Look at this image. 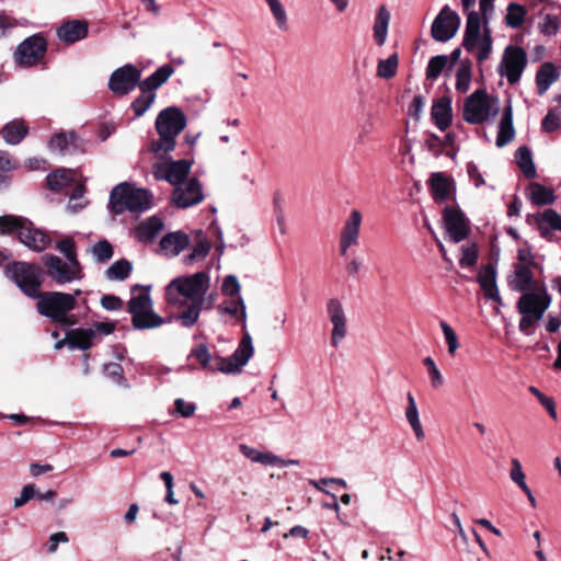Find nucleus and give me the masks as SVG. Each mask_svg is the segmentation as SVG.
Returning a JSON list of instances; mask_svg holds the SVG:
<instances>
[{
    "label": "nucleus",
    "instance_id": "1",
    "mask_svg": "<svg viewBox=\"0 0 561 561\" xmlns=\"http://www.w3.org/2000/svg\"><path fill=\"white\" fill-rule=\"evenodd\" d=\"M192 355L202 366L211 371L233 374L240 371L253 355L252 339L248 332L244 333L237 350L229 357L211 356L205 344H199Z\"/></svg>",
    "mask_w": 561,
    "mask_h": 561
},
{
    "label": "nucleus",
    "instance_id": "2",
    "mask_svg": "<svg viewBox=\"0 0 561 561\" xmlns=\"http://www.w3.org/2000/svg\"><path fill=\"white\" fill-rule=\"evenodd\" d=\"M186 124V116L180 107L169 106L162 110L156 119L159 139L151 142L150 150L157 156L173 151L176 137L184 130Z\"/></svg>",
    "mask_w": 561,
    "mask_h": 561
},
{
    "label": "nucleus",
    "instance_id": "3",
    "mask_svg": "<svg viewBox=\"0 0 561 561\" xmlns=\"http://www.w3.org/2000/svg\"><path fill=\"white\" fill-rule=\"evenodd\" d=\"M34 299L37 312L53 323L62 327H72L77 324L78 318L70 313L77 307V300L73 295L62 291H41Z\"/></svg>",
    "mask_w": 561,
    "mask_h": 561
},
{
    "label": "nucleus",
    "instance_id": "4",
    "mask_svg": "<svg viewBox=\"0 0 561 561\" xmlns=\"http://www.w3.org/2000/svg\"><path fill=\"white\" fill-rule=\"evenodd\" d=\"M209 287L206 272H197L190 276L176 277L165 288V298L170 305L185 306L187 300L205 301L204 296Z\"/></svg>",
    "mask_w": 561,
    "mask_h": 561
},
{
    "label": "nucleus",
    "instance_id": "5",
    "mask_svg": "<svg viewBox=\"0 0 561 561\" xmlns=\"http://www.w3.org/2000/svg\"><path fill=\"white\" fill-rule=\"evenodd\" d=\"M477 0H461L462 10L468 12L462 47L471 53L478 47L477 60L482 62L492 51L491 31L485 27L481 34V18L476 11H469Z\"/></svg>",
    "mask_w": 561,
    "mask_h": 561
},
{
    "label": "nucleus",
    "instance_id": "6",
    "mask_svg": "<svg viewBox=\"0 0 561 561\" xmlns=\"http://www.w3.org/2000/svg\"><path fill=\"white\" fill-rule=\"evenodd\" d=\"M151 197L149 191L123 182L111 191L108 209L114 215H121L124 211L144 213L150 208Z\"/></svg>",
    "mask_w": 561,
    "mask_h": 561
},
{
    "label": "nucleus",
    "instance_id": "7",
    "mask_svg": "<svg viewBox=\"0 0 561 561\" xmlns=\"http://www.w3.org/2000/svg\"><path fill=\"white\" fill-rule=\"evenodd\" d=\"M4 275L28 298L39 296L44 282V271L36 264L25 261H14L4 268Z\"/></svg>",
    "mask_w": 561,
    "mask_h": 561
},
{
    "label": "nucleus",
    "instance_id": "8",
    "mask_svg": "<svg viewBox=\"0 0 561 561\" xmlns=\"http://www.w3.org/2000/svg\"><path fill=\"white\" fill-rule=\"evenodd\" d=\"M500 111L496 96H490L485 89H477L463 103L462 118L472 125L493 119Z\"/></svg>",
    "mask_w": 561,
    "mask_h": 561
},
{
    "label": "nucleus",
    "instance_id": "9",
    "mask_svg": "<svg viewBox=\"0 0 561 561\" xmlns=\"http://www.w3.org/2000/svg\"><path fill=\"white\" fill-rule=\"evenodd\" d=\"M127 311L131 314V324L135 330L156 329L168 321L153 311V302L149 294L131 297L127 304Z\"/></svg>",
    "mask_w": 561,
    "mask_h": 561
},
{
    "label": "nucleus",
    "instance_id": "10",
    "mask_svg": "<svg viewBox=\"0 0 561 561\" xmlns=\"http://www.w3.org/2000/svg\"><path fill=\"white\" fill-rule=\"evenodd\" d=\"M43 264L47 276L57 285L62 286L84 278L80 261H68L55 254H45Z\"/></svg>",
    "mask_w": 561,
    "mask_h": 561
},
{
    "label": "nucleus",
    "instance_id": "11",
    "mask_svg": "<svg viewBox=\"0 0 561 561\" xmlns=\"http://www.w3.org/2000/svg\"><path fill=\"white\" fill-rule=\"evenodd\" d=\"M526 66L527 54L525 49L508 45L503 53L497 72L501 77H505L510 84H516L519 82Z\"/></svg>",
    "mask_w": 561,
    "mask_h": 561
},
{
    "label": "nucleus",
    "instance_id": "12",
    "mask_svg": "<svg viewBox=\"0 0 561 561\" xmlns=\"http://www.w3.org/2000/svg\"><path fill=\"white\" fill-rule=\"evenodd\" d=\"M551 305V296L547 293L545 285L537 288L536 293L523 294L516 304L519 314L531 317L534 320H541L546 310Z\"/></svg>",
    "mask_w": 561,
    "mask_h": 561
},
{
    "label": "nucleus",
    "instance_id": "13",
    "mask_svg": "<svg viewBox=\"0 0 561 561\" xmlns=\"http://www.w3.org/2000/svg\"><path fill=\"white\" fill-rule=\"evenodd\" d=\"M47 50V42L42 34H34L19 44L14 53L16 64L23 67H32L44 58Z\"/></svg>",
    "mask_w": 561,
    "mask_h": 561
},
{
    "label": "nucleus",
    "instance_id": "14",
    "mask_svg": "<svg viewBox=\"0 0 561 561\" xmlns=\"http://www.w3.org/2000/svg\"><path fill=\"white\" fill-rule=\"evenodd\" d=\"M141 70L133 64L115 69L108 79V89L116 95H126L141 82Z\"/></svg>",
    "mask_w": 561,
    "mask_h": 561
},
{
    "label": "nucleus",
    "instance_id": "15",
    "mask_svg": "<svg viewBox=\"0 0 561 561\" xmlns=\"http://www.w3.org/2000/svg\"><path fill=\"white\" fill-rule=\"evenodd\" d=\"M459 26L460 16L446 4L434 19L431 35L436 42L446 43L456 35Z\"/></svg>",
    "mask_w": 561,
    "mask_h": 561
},
{
    "label": "nucleus",
    "instance_id": "16",
    "mask_svg": "<svg viewBox=\"0 0 561 561\" xmlns=\"http://www.w3.org/2000/svg\"><path fill=\"white\" fill-rule=\"evenodd\" d=\"M192 161L181 159L171 162H156L152 164V175L157 181H167L174 187L185 181L190 174Z\"/></svg>",
    "mask_w": 561,
    "mask_h": 561
},
{
    "label": "nucleus",
    "instance_id": "17",
    "mask_svg": "<svg viewBox=\"0 0 561 561\" xmlns=\"http://www.w3.org/2000/svg\"><path fill=\"white\" fill-rule=\"evenodd\" d=\"M204 199L203 187L196 178L176 185L172 193V202L179 208H188Z\"/></svg>",
    "mask_w": 561,
    "mask_h": 561
},
{
    "label": "nucleus",
    "instance_id": "18",
    "mask_svg": "<svg viewBox=\"0 0 561 561\" xmlns=\"http://www.w3.org/2000/svg\"><path fill=\"white\" fill-rule=\"evenodd\" d=\"M443 220L449 239L454 243H458L468 237L470 232L469 222L459 208L445 207Z\"/></svg>",
    "mask_w": 561,
    "mask_h": 561
},
{
    "label": "nucleus",
    "instance_id": "19",
    "mask_svg": "<svg viewBox=\"0 0 561 561\" xmlns=\"http://www.w3.org/2000/svg\"><path fill=\"white\" fill-rule=\"evenodd\" d=\"M327 312L332 323L331 345L337 347L347 333L346 316L342 302L337 298H331L327 302Z\"/></svg>",
    "mask_w": 561,
    "mask_h": 561
},
{
    "label": "nucleus",
    "instance_id": "20",
    "mask_svg": "<svg viewBox=\"0 0 561 561\" xmlns=\"http://www.w3.org/2000/svg\"><path fill=\"white\" fill-rule=\"evenodd\" d=\"M18 240L37 253L44 252L51 243V238L45 231L36 228L30 219L24 221V226L19 230Z\"/></svg>",
    "mask_w": 561,
    "mask_h": 561
},
{
    "label": "nucleus",
    "instance_id": "21",
    "mask_svg": "<svg viewBox=\"0 0 561 561\" xmlns=\"http://www.w3.org/2000/svg\"><path fill=\"white\" fill-rule=\"evenodd\" d=\"M48 148L61 156H70L84 150L83 140L73 130L55 134L48 141Z\"/></svg>",
    "mask_w": 561,
    "mask_h": 561
},
{
    "label": "nucleus",
    "instance_id": "22",
    "mask_svg": "<svg viewBox=\"0 0 561 561\" xmlns=\"http://www.w3.org/2000/svg\"><path fill=\"white\" fill-rule=\"evenodd\" d=\"M362 225V214L357 209H353L350 217L345 221L340 238V251L345 255L347 250L357 244L359 237V229Z\"/></svg>",
    "mask_w": 561,
    "mask_h": 561
},
{
    "label": "nucleus",
    "instance_id": "23",
    "mask_svg": "<svg viewBox=\"0 0 561 561\" xmlns=\"http://www.w3.org/2000/svg\"><path fill=\"white\" fill-rule=\"evenodd\" d=\"M508 286L517 293H533L537 289L534 282V273L529 264H514L513 275L508 278Z\"/></svg>",
    "mask_w": 561,
    "mask_h": 561
},
{
    "label": "nucleus",
    "instance_id": "24",
    "mask_svg": "<svg viewBox=\"0 0 561 561\" xmlns=\"http://www.w3.org/2000/svg\"><path fill=\"white\" fill-rule=\"evenodd\" d=\"M477 282L483 290L484 297L489 300L502 304V299L496 285V268L489 263L482 266L478 273Z\"/></svg>",
    "mask_w": 561,
    "mask_h": 561
},
{
    "label": "nucleus",
    "instance_id": "25",
    "mask_svg": "<svg viewBox=\"0 0 561 561\" xmlns=\"http://www.w3.org/2000/svg\"><path fill=\"white\" fill-rule=\"evenodd\" d=\"M88 23L79 20L64 22L56 31L58 38L67 44H75L88 36Z\"/></svg>",
    "mask_w": 561,
    "mask_h": 561
},
{
    "label": "nucleus",
    "instance_id": "26",
    "mask_svg": "<svg viewBox=\"0 0 561 561\" xmlns=\"http://www.w3.org/2000/svg\"><path fill=\"white\" fill-rule=\"evenodd\" d=\"M163 228L162 219L158 216H151L136 227L135 238L142 243H152Z\"/></svg>",
    "mask_w": 561,
    "mask_h": 561
},
{
    "label": "nucleus",
    "instance_id": "27",
    "mask_svg": "<svg viewBox=\"0 0 561 561\" xmlns=\"http://www.w3.org/2000/svg\"><path fill=\"white\" fill-rule=\"evenodd\" d=\"M515 137V128L513 125V107L511 101H507L503 110L502 117L499 123L496 146L502 148L510 144Z\"/></svg>",
    "mask_w": 561,
    "mask_h": 561
},
{
    "label": "nucleus",
    "instance_id": "28",
    "mask_svg": "<svg viewBox=\"0 0 561 561\" xmlns=\"http://www.w3.org/2000/svg\"><path fill=\"white\" fill-rule=\"evenodd\" d=\"M431 116L434 124L442 131H445L453 121L451 100L449 98H442L432 106Z\"/></svg>",
    "mask_w": 561,
    "mask_h": 561
},
{
    "label": "nucleus",
    "instance_id": "29",
    "mask_svg": "<svg viewBox=\"0 0 561 561\" xmlns=\"http://www.w3.org/2000/svg\"><path fill=\"white\" fill-rule=\"evenodd\" d=\"M174 73V68L170 64L160 66L152 75L139 83V89L142 93H148L162 87L169 78Z\"/></svg>",
    "mask_w": 561,
    "mask_h": 561
},
{
    "label": "nucleus",
    "instance_id": "30",
    "mask_svg": "<svg viewBox=\"0 0 561 561\" xmlns=\"http://www.w3.org/2000/svg\"><path fill=\"white\" fill-rule=\"evenodd\" d=\"M190 243L188 236L183 231L167 233L160 240V249L171 256L179 255Z\"/></svg>",
    "mask_w": 561,
    "mask_h": 561
},
{
    "label": "nucleus",
    "instance_id": "31",
    "mask_svg": "<svg viewBox=\"0 0 561 561\" xmlns=\"http://www.w3.org/2000/svg\"><path fill=\"white\" fill-rule=\"evenodd\" d=\"M3 140L9 145H19L28 134V127L23 119H13L7 123L0 131Z\"/></svg>",
    "mask_w": 561,
    "mask_h": 561
},
{
    "label": "nucleus",
    "instance_id": "32",
    "mask_svg": "<svg viewBox=\"0 0 561 561\" xmlns=\"http://www.w3.org/2000/svg\"><path fill=\"white\" fill-rule=\"evenodd\" d=\"M93 332L89 328L71 329L66 333L67 345L71 350L87 351L93 345Z\"/></svg>",
    "mask_w": 561,
    "mask_h": 561
},
{
    "label": "nucleus",
    "instance_id": "33",
    "mask_svg": "<svg viewBox=\"0 0 561 561\" xmlns=\"http://www.w3.org/2000/svg\"><path fill=\"white\" fill-rule=\"evenodd\" d=\"M430 187L433 199L436 203L446 202L450 195V182L447 176L440 172L432 173L430 179Z\"/></svg>",
    "mask_w": 561,
    "mask_h": 561
},
{
    "label": "nucleus",
    "instance_id": "34",
    "mask_svg": "<svg viewBox=\"0 0 561 561\" xmlns=\"http://www.w3.org/2000/svg\"><path fill=\"white\" fill-rule=\"evenodd\" d=\"M531 219L538 225L542 236H545L547 231V227L543 226L545 224L552 230L561 231V216L552 208H548L543 210V213L528 215L527 221Z\"/></svg>",
    "mask_w": 561,
    "mask_h": 561
},
{
    "label": "nucleus",
    "instance_id": "35",
    "mask_svg": "<svg viewBox=\"0 0 561 561\" xmlns=\"http://www.w3.org/2000/svg\"><path fill=\"white\" fill-rule=\"evenodd\" d=\"M559 78V71L552 62H545L541 65L536 73V85L538 93L541 95L546 93L549 87Z\"/></svg>",
    "mask_w": 561,
    "mask_h": 561
},
{
    "label": "nucleus",
    "instance_id": "36",
    "mask_svg": "<svg viewBox=\"0 0 561 561\" xmlns=\"http://www.w3.org/2000/svg\"><path fill=\"white\" fill-rule=\"evenodd\" d=\"M389 22L390 12L385 5H381L377 11L373 28L375 42L379 46H382L386 43Z\"/></svg>",
    "mask_w": 561,
    "mask_h": 561
},
{
    "label": "nucleus",
    "instance_id": "37",
    "mask_svg": "<svg viewBox=\"0 0 561 561\" xmlns=\"http://www.w3.org/2000/svg\"><path fill=\"white\" fill-rule=\"evenodd\" d=\"M515 160L527 179L536 178L537 172L533 160L531 150L527 146H520L517 148L515 151Z\"/></svg>",
    "mask_w": 561,
    "mask_h": 561
},
{
    "label": "nucleus",
    "instance_id": "38",
    "mask_svg": "<svg viewBox=\"0 0 561 561\" xmlns=\"http://www.w3.org/2000/svg\"><path fill=\"white\" fill-rule=\"evenodd\" d=\"M407 398H408V407L405 409L407 421L411 425L417 440H422V439H424L425 434H424V430H423L421 421H420L419 410L416 407L415 399L411 392H408Z\"/></svg>",
    "mask_w": 561,
    "mask_h": 561
},
{
    "label": "nucleus",
    "instance_id": "39",
    "mask_svg": "<svg viewBox=\"0 0 561 561\" xmlns=\"http://www.w3.org/2000/svg\"><path fill=\"white\" fill-rule=\"evenodd\" d=\"M240 453L253 462L261 463L263 466H272L273 463L278 462V456L273 453H263L260 451L249 445L240 444L239 445Z\"/></svg>",
    "mask_w": 561,
    "mask_h": 561
},
{
    "label": "nucleus",
    "instance_id": "40",
    "mask_svg": "<svg viewBox=\"0 0 561 561\" xmlns=\"http://www.w3.org/2000/svg\"><path fill=\"white\" fill-rule=\"evenodd\" d=\"M471 79L472 62L470 59H463L456 71V90L461 94L467 93L470 89Z\"/></svg>",
    "mask_w": 561,
    "mask_h": 561
},
{
    "label": "nucleus",
    "instance_id": "41",
    "mask_svg": "<svg viewBox=\"0 0 561 561\" xmlns=\"http://www.w3.org/2000/svg\"><path fill=\"white\" fill-rule=\"evenodd\" d=\"M530 201L534 205L545 206L554 202L556 195L551 188H548L537 182L530 183Z\"/></svg>",
    "mask_w": 561,
    "mask_h": 561
},
{
    "label": "nucleus",
    "instance_id": "42",
    "mask_svg": "<svg viewBox=\"0 0 561 561\" xmlns=\"http://www.w3.org/2000/svg\"><path fill=\"white\" fill-rule=\"evenodd\" d=\"M203 304L204 301H191L187 308L180 312L175 319L180 321L182 327L192 328L199 319Z\"/></svg>",
    "mask_w": 561,
    "mask_h": 561
},
{
    "label": "nucleus",
    "instance_id": "43",
    "mask_svg": "<svg viewBox=\"0 0 561 561\" xmlns=\"http://www.w3.org/2000/svg\"><path fill=\"white\" fill-rule=\"evenodd\" d=\"M27 218L14 215L0 216V236L16 234L19 237V230L24 226V221Z\"/></svg>",
    "mask_w": 561,
    "mask_h": 561
},
{
    "label": "nucleus",
    "instance_id": "44",
    "mask_svg": "<svg viewBox=\"0 0 561 561\" xmlns=\"http://www.w3.org/2000/svg\"><path fill=\"white\" fill-rule=\"evenodd\" d=\"M133 271V264L126 259L114 262L105 272L106 278L110 280H124Z\"/></svg>",
    "mask_w": 561,
    "mask_h": 561
},
{
    "label": "nucleus",
    "instance_id": "45",
    "mask_svg": "<svg viewBox=\"0 0 561 561\" xmlns=\"http://www.w3.org/2000/svg\"><path fill=\"white\" fill-rule=\"evenodd\" d=\"M88 251L96 263H106L114 255L113 245L106 239L95 242Z\"/></svg>",
    "mask_w": 561,
    "mask_h": 561
},
{
    "label": "nucleus",
    "instance_id": "46",
    "mask_svg": "<svg viewBox=\"0 0 561 561\" xmlns=\"http://www.w3.org/2000/svg\"><path fill=\"white\" fill-rule=\"evenodd\" d=\"M526 14V9L522 4L512 2L507 5L505 23L512 28H519L525 21Z\"/></svg>",
    "mask_w": 561,
    "mask_h": 561
},
{
    "label": "nucleus",
    "instance_id": "47",
    "mask_svg": "<svg viewBox=\"0 0 561 561\" xmlns=\"http://www.w3.org/2000/svg\"><path fill=\"white\" fill-rule=\"evenodd\" d=\"M399 66L398 54L390 55L387 59H380L377 65V76L382 79H391L397 75Z\"/></svg>",
    "mask_w": 561,
    "mask_h": 561
},
{
    "label": "nucleus",
    "instance_id": "48",
    "mask_svg": "<svg viewBox=\"0 0 561 561\" xmlns=\"http://www.w3.org/2000/svg\"><path fill=\"white\" fill-rule=\"evenodd\" d=\"M218 311L220 313H227L231 317H236L240 312V318L243 323V328H245L247 322V311L245 305L242 297H238L237 300H231L229 302L225 301L218 306Z\"/></svg>",
    "mask_w": 561,
    "mask_h": 561
},
{
    "label": "nucleus",
    "instance_id": "49",
    "mask_svg": "<svg viewBox=\"0 0 561 561\" xmlns=\"http://www.w3.org/2000/svg\"><path fill=\"white\" fill-rule=\"evenodd\" d=\"M279 31L288 30V18L285 8L279 0H265Z\"/></svg>",
    "mask_w": 561,
    "mask_h": 561
},
{
    "label": "nucleus",
    "instance_id": "50",
    "mask_svg": "<svg viewBox=\"0 0 561 561\" xmlns=\"http://www.w3.org/2000/svg\"><path fill=\"white\" fill-rule=\"evenodd\" d=\"M47 186L54 192H60L64 187L68 186L71 178L65 170H56L46 176Z\"/></svg>",
    "mask_w": 561,
    "mask_h": 561
},
{
    "label": "nucleus",
    "instance_id": "51",
    "mask_svg": "<svg viewBox=\"0 0 561 561\" xmlns=\"http://www.w3.org/2000/svg\"><path fill=\"white\" fill-rule=\"evenodd\" d=\"M448 64L447 55H437L430 59L426 67V78L431 80L437 79Z\"/></svg>",
    "mask_w": 561,
    "mask_h": 561
},
{
    "label": "nucleus",
    "instance_id": "52",
    "mask_svg": "<svg viewBox=\"0 0 561 561\" xmlns=\"http://www.w3.org/2000/svg\"><path fill=\"white\" fill-rule=\"evenodd\" d=\"M156 100V93L148 92L142 93L138 98H136L131 103V108L135 113L136 117L142 116L149 107L152 105V103Z\"/></svg>",
    "mask_w": 561,
    "mask_h": 561
},
{
    "label": "nucleus",
    "instance_id": "53",
    "mask_svg": "<svg viewBox=\"0 0 561 561\" xmlns=\"http://www.w3.org/2000/svg\"><path fill=\"white\" fill-rule=\"evenodd\" d=\"M478 249L474 243L462 245L459 265L462 268L473 267L478 262Z\"/></svg>",
    "mask_w": 561,
    "mask_h": 561
},
{
    "label": "nucleus",
    "instance_id": "54",
    "mask_svg": "<svg viewBox=\"0 0 561 561\" xmlns=\"http://www.w3.org/2000/svg\"><path fill=\"white\" fill-rule=\"evenodd\" d=\"M210 251V243L207 240L198 241L192 249V252L184 257L186 264H192L194 261L205 259Z\"/></svg>",
    "mask_w": 561,
    "mask_h": 561
},
{
    "label": "nucleus",
    "instance_id": "55",
    "mask_svg": "<svg viewBox=\"0 0 561 561\" xmlns=\"http://www.w3.org/2000/svg\"><path fill=\"white\" fill-rule=\"evenodd\" d=\"M55 249L62 253L68 261H79L76 243L71 238H65L56 242Z\"/></svg>",
    "mask_w": 561,
    "mask_h": 561
},
{
    "label": "nucleus",
    "instance_id": "56",
    "mask_svg": "<svg viewBox=\"0 0 561 561\" xmlns=\"http://www.w3.org/2000/svg\"><path fill=\"white\" fill-rule=\"evenodd\" d=\"M511 470H510V478L511 480L517 484L522 490L526 489V476L523 471L522 463L517 458H513L511 460Z\"/></svg>",
    "mask_w": 561,
    "mask_h": 561
},
{
    "label": "nucleus",
    "instance_id": "57",
    "mask_svg": "<svg viewBox=\"0 0 561 561\" xmlns=\"http://www.w3.org/2000/svg\"><path fill=\"white\" fill-rule=\"evenodd\" d=\"M538 28L541 34L546 36H553L559 30V19L556 15L546 14L542 22L539 23Z\"/></svg>",
    "mask_w": 561,
    "mask_h": 561
},
{
    "label": "nucleus",
    "instance_id": "58",
    "mask_svg": "<svg viewBox=\"0 0 561 561\" xmlns=\"http://www.w3.org/2000/svg\"><path fill=\"white\" fill-rule=\"evenodd\" d=\"M196 411V404L194 402L185 401L182 398H178L174 401V414L181 417H191Z\"/></svg>",
    "mask_w": 561,
    "mask_h": 561
},
{
    "label": "nucleus",
    "instance_id": "59",
    "mask_svg": "<svg viewBox=\"0 0 561 561\" xmlns=\"http://www.w3.org/2000/svg\"><path fill=\"white\" fill-rule=\"evenodd\" d=\"M530 390L534 393V396L539 400L541 405L547 410L549 415L553 420H557L558 415H557V410H556V404H554L553 399L551 397H548L545 393H542L539 390V388H530Z\"/></svg>",
    "mask_w": 561,
    "mask_h": 561
},
{
    "label": "nucleus",
    "instance_id": "60",
    "mask_svg": "<svg viewBox=\"0 0 561 561\" xmlns=\"http://www.w3.org/2000/svg\"><path fill=\"white\" fill-rule=\"evenodd\" d=\"M440 328L448 345V352L454 354L459 346L457 335L453 328L445 321L440 322Z\"/></svg>",
    "mask_w": 561,
    "mask_h": 561
},
{
    "label": "nucleus",
    "instance_id": "61",
    "mask_svg": "<svg viewBox=\"0 0 561 561\" xmlns=\"http://www.w3.org/2000/svg\"><path fill=\"white\" fill-rule=\"evenodd\" d=\"M240 284L234 275H228L222 283V293L227 296H239Z\"/></svg>",
    "mask_w": 561,
    "mask_h": 561
},
{
    "label": "nucleus",
    "instance_id": "62",
    "mask_svg": "<svg viewBox=\"0 0 561 561\" xmlns=\"http://www.w3.org/2000/svg\"><path fill=\"white\" fill-rule=\"evenodd\" d=\"M559 116L554 112L549 111L541 122L542 130L546 133H553L559 128Z\"/></svg>",
    "mask_w": 561,
    "mask_h": 561
},
{
    "label": "nucleus",
    "instance_id": "63",
    "mask_svg": "<svg viewBox=\"0 0 561 561\" xmlns=\"http://www.w3.org/2000/svg\"><path fill=\"white\" fill-rule=\"evenodd\" d=\"M36 495V490H35V486L34 484H27V485H24L22 491H21V494L20 496L15 497L14 499V507H21L23 506L24 504H26L30 500H32L33 497H35Z\"/></svg>",
    "mask_w": 561,
    "mask_h": 561
},
{
    "label": "nucleus",
    "instance_id": "64",
    "mask_svg": "<svg viewBox=\"0 0 561 561\" xmlns=\"http://www.w3.org/2000/svg\"><path fill=\"white\" fill-rule=\"evenodd\" d=\"M89 329L92 330L93 337L95 339L98 334L108 335L113 333L116 329V323L112 321L95 322Z\"/></svg>",
    "mask_w": 561,
    "mask_h": 561
}]
</instances>
